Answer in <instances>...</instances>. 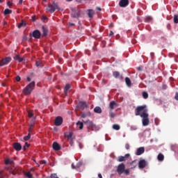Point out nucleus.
I'll use <instances>...</instances> for the list:
<instances>
[{"label":"nucleus","instance_id":"nucleus-1","mask_svg":"<svg viewBox=\"0 0 178 178\" xmlns=\"http://www.w3.org/2000/svg\"><path fill=\"white\" fill-rule=\"evenodd\" d=\"M136 116H140L142 118L143 126H148L149 124V118H148V109H147V106H138L135 109Z\"/></svg>","mask_w":178,"mask_h":178},{"label":"nucleus","instance_id":"nucleus-2","mask_svg":"<svg viewBox=\"0 0 178 178\" xmlns=\"http://www.w3.org/2000/svg\"><path fill=\"white\" fill-rule=\"evenodd\" d=\"M82 122L84 123V124H86L88 129L92 130V131H99V127L97 126L95 124H93L92 121L89 120L84 121V120H82Z\"/></svg>","mask_w":178,"mask_h":178},{"label":"nucleus","instance_id":"nucleus-3","mask_svg":"<svg viewBox=\"0 0 178 178\" xmlns=\"http://www.w3.org/2000/svg\"><path fill=\"white\" fill-rule=\"evenodd\" d=\"M34 87H35V81H32L28 84L23 90L24 95H30L33 92V90H34Z\"/></svg>","mask_w":178,"mask_h":178},{"label":"nucleus","instance_id":"nucleus-4","mask_svg":"<svg viewBox=\"0 0 178 178\" xmlns=\"http://www.w3.org/2000/svg\"><path fill=\"white\" fill-rule=\"evenodd\" d=\"M56 9L57 10H60L58 3L55 2V1H53L51 4H49L47 8V10H48L49 13H54Z\"/></svg>","mask_w":178,"mask_h":178},{"label":"nucleus","instance_id":"nucleus-5","mask_svg":"<svg viewBox=\"0 0 178 178\" xmlns=\"http://www.w3.org/2000/svg\"><path fill=\"white\" fill-rule=\"evenodd\" d=\"M72 13L71 14L72 17L74 18H79L80 17V10L79 9V7L72 8Z\"/></svg>","mask_w":178,"mask_h":178},{"label":"nucleus","instance_id":"nucleus-6","mask_svg":"<svg viewBox=\"0 0 178 178\" xmlns=\"http://www.w3.org/2000/svg\"><path fill=\"white\" fill-rule=\"evenodd\" d=\"M12 61L11 57H6L0 60V66H5L6 65H8L10 62Z\"/></svg>","mask_w":178,"mask_h":178},{"label":"nucleus","instance_id":"nucleus-7","mask_svg":"<svg viewBox=\"0 0 178 178\" xmlns=\"http://www.w3.org/2000/svg\"><path fill=\"white\" fill-rule=\"evenodd\" d=\"M125 168L126 166L124 163H120L117 168V172L118 173V175H122V173H124V172Z\"/></svg>","mask_w":178,"mask_h":178},{"label":"nucleus","instance_id":"nucleus-8","mask_svg":"<svg viewBox=\"0 0 178 178\" xmlns=\"http://www.w3.org/2000/svg\"><path fill=\"white\" fill-rule=\"evenodd\" d=\"M63 123V118H62V117L58 116L54 120L55 126H61Z\"/></svg>","mask_w":178,"mask_h":178},{"label":"nucleus","instance_id":"nucleus-9","mask_svg":"<svg viewBox=\"0 0 178 178\" xmlns=\"http://www.w3.org/2000/svg\"><path fill=\"white\" fill-rule=\"evenodd\" d=\"M147 165V161L145 159L140 160L138 162V168L139 169H144Z\"/></svg>","mask_w":178,"mask_h":178},{"label":"nucleus","instance_id":"nucleus-10","mask_svg":"<svg viewBox=\"0 0 178 178\" xmlns=\"http://www.w3.org/2000/svg\"><path fill=\"white\" fill-rule=\"evenodd\" d=\"M78 108L79 109H82V111H84V109L88 108V105H87V103H86V102H80L78 104Z\"/></svg>","mask_w":178,"mask_h":178},{"label":"nucleus","instance_id":"nucleus-11","mask_svg":"<svg viewBox=\"0 0 178 178\" xmlns=\"http://www.w3.org/2000/svg\"><path fill=\"white\" fill-rule=\"evenodd\" d=\"M113 76L115 79H120V80H123V74H120V72L115 71L113 72Z\"/></svg>","mask_w":178,"mask_h":178},{"label":"nucleus","instance_id":"nucleus-12","mask_svg":"<svg viewBox=\"0 0 178 178\" xmlns=\"http://www.w3.org/2000/svg\"><path fill=\"white\" fill-rule=\"evenodd\" d=\"M32 35L34 38H37L38 40L41 38V32L38 30L33 31Z\"/></svg>","mask_w":178,"mask_h":178},{"label":"nucleus","instance_id":"nucleus-13","mask_svg":"<svg viewBox=\"0 0 178 178\" xmlns=\"http://www.w3.org/2000/svg\"><path fill=\"white\" fill-rule=\"evenodd\" d=\"M130 156V154H127L124 156H121L118 157V162H124V161H127L129 159V157Z\"/></svg>","mask_w":178,"mask_h":178},{"label":"nucleus","instance_id":"nucleus-14","mask_svg":"<svg viewBox=\"0 0 178 178\" xmlns=\"http://www.w3.org/2000/svg\"><path fill=\"white\" fill-rule=\"evenodd\" d=\"M13 148L15 151H21L22 150V145L19 143H14L13 144Z\"/></svg>","mask_w":178,"mask_h":178},{"label":"nucleus","instance_id":"nucleus-15","mask_svg":"<svg viewBox=\"0 0 178 178\" xmlns=\"http://www.w3.org/2000/svg\"><path fill=\"white\" fill-rule=\"evenodd\" d=\"M119 5L120 8H126L129 5V0H120Z\"/></svg>","mask_w":178,"mask_h":178},{"label":"nucleus","instance_id":"nucleus-16","mask_svg":"<svg viewBox=\"0 0 178 178\" xmlns=\"http://www.w3.org/2000/svg\"><path fill=\"white\" fill-rule=\"evenodd\" d=\"M144 152H145V149L144 147H139L137 149L136 155H143V154H144Z\"/></svg>","mask_w":178,"mask_h":178},{"label":"nucleus","instance_id":"nucleus-17","mask_svg":"<svg viewBox=\"0 0 178 178\" xmlns=\"http://www.w3.org/2000/svg\"><path fill=\"white\" fill-rule=\"evenodd\" d=\"M94 15H95V11L92 9L88 10V16L90 19H92L94 17Z\"/></svg>","mask_w":178,"mask_h":178},{"label":"nucleus","instance_id":"nucleus-18","mask_svg":"<svg viewBox=\"0 0 178 178\" xmlns=\"http://www.w3.org/2000/svg\"><path fill=\"white\" fill-rule=\"evenodd\" d=\"M53 149H54V151H60V145H58V143L54 142L53 143Z\"/></svg>","mask_w":178,"mask_h":178},{"label":"nucleus","instance_id":"nucleus-19","mask_svg":"<svg viewBox=\"0 0 178 178\" xmlns=\"http://www.w3.org/2000/svg\"><path fill=\"white\" fill-rule=\"evenodd\" d=\"M115 106H118V103H116V102L115 101L111 102L109 104L110 109L111 110L115 109Z\"/></svg>","mask_w":178,"mask_h":178},{"label":"nucleus","instance_id":"nucleus-20","mask_svg":"<svg viewBox=\"0 0 178 178\" xmlns=\"http://www.w3.org/2000/svg\"><path fill=\"white\" fill-rule=\"evenodd\" d=\"M72 87V86H70V84L67 83L64 88V93L65 94V95H67V92L69 91V90H70V88Z\"/></svg>","mask_w":178,"mask_h":178},{"label":"nucleus","instance_id":"nucleus-21","mask_svg":"<svg viewBox=\"0 0 178 178\" xmlns=\"http://www.w3.org/2000/svg\"><path fill=\"white\" fill-rule=\"evenodd\" d=\"M4 161L6 165H13V160L9 158L5 159Z\"/></svg>","mask_w":178,"mask_h":178},{"label":"nucleus","instance_id":"nucleus-22","mask_svg":"<svg viewBox=\"0 0 178 178\" xmlns=\"http://www.w3.org/2000/svg\"><path fill=\"white\" fill-rule=\"evenodd\" d=\"M94 112L95 113H102V109L101 108V107L99 106H96L95 108H94Z\"/></svg>","mask_w":178,"mask_h":178},{"label":"nucleus","instance_id":"nucleus-23","mask_svg":"<svg viewBox=\"0 0 178 178\" xmlns=\"http://www.w3.org/2000/svg\"><path fill=\"white\" fill-rule=\"evenodd\" d=\"M76 126H78L79 130H83V128L84 127V124L80 121H78L76 122Z\"/></svg>","mask_w":178,"mask_h":178},{"label":"nucleus","instance_id":"nucleus-24","mask_svg":"<svg viewBox=\"0 0 178 178\" xmlns=\"http://www.w3.org/2000/svg\"><path fill=\"white\" fill-rule=\"evenodd\" d=\"M125 83L128 87H131V81L130 80V78L126 77Z\"/></svg>","mask_w":178,"mask_h":178},{"label":"nucleus","instance_id":"nucleus-25","mask_svg":"<svg viewBox=\"0 0 178 178\" xmlns=\"http://www.w3.org/2000/svg\"><path fill=\"white\" fill-rule=\"evenodd\" d=\"M157 159L158 161H159L160 162H162L163 161V159H165V156H163V154H162L161 153L159 154L158 156H157Z\"/></svg>","mask_w":178,"mask_h":178},{"label":"nucleus","instance_id":"nucleus-26","mask_svg":"<svg viewBox=\"0 0 178 178\" xmlns=\"http://www.w3.org/2000/svg\"><path fill=\"white\" fill-rule=\"evenodd\" d=\"M64 137L65 138H68V140L69 139H72V137H73V132H70V134H64Z\"/></svg>","mask_w":178,"mask_h":178},{"label":"nucleus","instance_id":"nucleus-27","mask_svg":"<svg viewBox=\"0 0 178 178\" xmlns=\"http://www.w3.org/2000/svg\"><path fill=\"white\" fill-rule=\"evenodd\" d=\"M87 116H91V113H82L81 115V118L82 119H84V118H87Z\"/></svg>","mask_w":178,"mask_h":178},{"label":"nucleus","instance_id":"nucleus-28","mask_svg":"<svg viewBox=\"0 0 178 178\" xmlns=\"http://www.w3.org/2000/svg\"><path fill=\"white\" fill-rule=\"evenodd\" d=\"M12 13V10H9L8 8L4 10L3 15L6 16V15H10Z\"/></svg>","mask_w":178,"mask_h":178},{"label":"nucleus","instance_id":"nucleus-29","mask_svg":"<svg viewBox=\"0 0 178 178\" xmlns=\"http://www.w3.org/2000/svg\"><path fill=\"white\" fill-rule=\"evenodd\" d=\"M172 149L175 151V152H178V145H172Z\"/></svg>","mask_w":178,"mask_h":178},{"label":"nucleus","instance_id":"nucleus-30","mask_svg":"<svg viewBox=\"0 0 178 178\" xmlns=\"http://www.w3.org/2000/svg\"><path fill=\"white\" fill-rule=\"evenodd\" d=\"M42 30H43L42 37H47V35L48 34V31L44 26H42Z\"/></svg>","mask_w":178,"mask_h":178},{"label":"nucleus","instance_id":"nucleus-31","mask_svg":"<svg viewBox=\"0 0 178 178\" xmlns=\"http://www.w3.org/2000/svg\"><path fill=\"white\" fill-rule=\"evenodd\" d=\"M30 138H31V135L29 132L28 135L24 137V141H29V140H30Z\"/></svg>","mask_w":178,"mask_h":178},{"label":"nucleus","instance_id":"nucleus-32","mask_svg":"<svg viewBox=\"0 0 178 178\" xmlns=\"http://www.w3.org/2000/svg\"><path fill=\"white\" fill-rule=\"evenodd\" d=\"M113 129L114 130H120V125L115 124L113 125Z\"/></svg>","mask_w":178,"mask_h":178},{"label":"nucleus","instance_id":"nucleus-33","mask_svg":"<svg viewBox=\"0 0 178 178\" xmlns=\"http://www.w3.org/2000/svg\"><path fill=\"white\" fill-rule=\"evenodd\" d=\"M30 147V144L29 143H25L24 145L23 146V151H26V148Z\"/></svg>","mask_w":178,"mask_h":178},{"label":"nucleus","instance_id":"nucleus-34","mask_svg":"<svg viewBox=\"0 0 178 178\" xmlns=\"http://www.w3.org/2000/svg\"><path fill=\"white\" fill-rule=\"evenodd\" d=\"M33 127H34V122L31 123L30 127L29 129V133H31L33 131Z\"/></svg>","mask_w":178,"mask_h":178},{"label":"nucleus","instance_id":"nucleus-35","mask_svg":"<svg viewBox=\"0 0 178 178\" xmlns=\"http://www.w3.org/2000/svg\"><path fill=\"white\" fill-rule=\"evenodd\" d=\"M21 27H26V23L22 22L18 24V29H21Z\"/></svg>","mask_w":178,"mask_h":178},{"label":"nucleus","instance_id":"nucleus-36","mask_svg":"<svg viewBox=\"0 0 178 178\" xmlns=\"http://www.w3.org/2000/svg\"><path fill=\"white\" fill-rule=\"evenodd\" d=\"M143 97L145 99H147V98H148V92H143Z\"/></svg>","mask_w":178,"mask_h":178},{"label":"nucleus","instance_id":"nucleus-37","mask_svg":"<svg viewBox=\"0 0 178 178\" xmlns=\"http://www.w3.org/2000/svg\"><path fill=\"white\" fill-rule=\"evenodd\" d=\"M174 23H175V24L178 23V15H174Z\"/></svg>","mask_w":178,"mask_h":178},{"label":"nucleus","instance_id":"nucleus-38","mask_svg":"<svg viewBox=\"0 0 178 178\" xmlns=\"http://www.w3.org/2000/svg\"><path fill=\"white\" fill-rule=\"evenodd\" d=\"M150 20H152V17H147L145 19V22H146V23H149V21Z\"/></svg>","mask_w":178,"mask_h":178},{"label":"nucleus","instance_id":"nucleus-39","mask_svg":"<svg viewBox=\"0 0 178 178\" xmlns=\"http://www.w3.org/2000/svg\"><path fill=\"white\" fill-rule=\"evenodd\" d=\"M28 116L29 118H33V116H34V114L31 111H28Z\"/></svg>","mask_w":178,"mask_h":178},{"label":"nucleus","instance_id":"nucleus-40","mask_svg":"<svg viewBox=\"0 0 178 178\" xmlns=\"http://www.w3.org/2000/svg\"><path fill=\"white\" fill-rule=\"evenodd\" d=\"M26 176L28 178H32V177H33V175H31V172H26Z\"/></svg>","mask_w":178,"mask_h":178},{"label":"nucleus","instance_id":"nucleus-41","mask_svg":"<svg viewBox=\"0 0 178 178\" xmlns=\"http://www.w3.org/2000/svg\"><path fill=\"white\" fill-rule=\"evenodd\" d=\"M124 175H127V176L130 173V170L129 169L124 170Z\"/></svg>","mask_w":178,"mask_h":178},{"label":"nucleus","instance_id":"nucleus-42","mask_svg":"<svg viewBox=\"0 0 178 178\" xmlns=\"http://www.w3.org/2000/svg\"><path fill=\"white\" fill-rule=\"evenodd\" d=\"M131 165H134V168H136V166H137V162L136 160L133 161L131 163Z\"/></svg>","mask_w":178,"mask_h":178},{"label":"nucleus","instance_id":"nucleus-43","mask_svg":"<svg viewBox=\"0 0 178 178\" xmlns=\"http://www.w3.org/2000/svg\"><path fill=\"white\" fill-rule=\"evenodd\" d=\"M81 165H83V163L81 162H79L76 165V168L79 169Z\"/></svg>","mask_w":178,"mask_h":178},{"label":"nucleus","instance_id":"nucleus-44","mask_svg":"<svg viewBox=\"0 0 178 178\" xmlns=\"http://www.w3.org/2000/svg\"><path fill=\"white\" fill-rule=\"evenodd\" d=\"M24 60V57H19L18 59V62L22 63Z\"/></svg>","mask_w":178,"mask_h":178},{"label":"nucleus","instance_id":"nucleus-45","mask_svg":"<svg viewBox=\"0 0 178 178\" xmlns=\"http://www.w3.org/2000/svg\"><path fill=\"white\" fill-rule=\"evenodd\" d=\"M20 58V56L19 55H16L15 57H14V59L15 60H19V58Z\"/></svg>","mask_w":178,"mask_h":178},{"label":"nucleus","instance_id":"nucleus-46","mask_svg":"<svg viewBox=\"0 0 178 178\" xmlns=\"http://www.w3.org/2000/svg\"><path fill=\"white\" fill-rule=\"evenodd\" d=\"M125 148H126V149H130V145H129V143H127L125 145Z\"/></svg>","mask_w":178,"mask_h":178},{"label":"nucleus","instance_id":"nucleus-47","mask_svg":"<svg viewBox=\"0 0 178 178\" xmlns=\"http://www.w3.org/2000/svg\"><path fill=\"white\" fill-rule=\"evenodd\" d=\"M35 65H36L37 67H38V66H40V65H41V62H40V61H36Z\"/></svg>","mask_w":178,"mask_h":178},{"label":"nucleus","instance_id":"nucleus-48","mask_svg":"<svg viewBox=\"0 0 178 178\" xmlns=\"http://www.w3.org/2000/svg\"><path fill=\"white\" fill-rule=\"evenodd\" d=\"M15 80H16V81H20V80H21L20 76H17L16 78H15Z\"/></svg>","mask_w":178,"mask_h":178},{"label":"nucleus","instance_id":"nucleus-49","mask_svg":"<svg viewBox=\"0 0 178 178\" xmlns=\"http://www.w3.org/2000/svg\"><path fill=\"white\" fill-rule=\"evenodd\" d=\"M73 144H74V142H73V139H70V145L73 147Z\"/></svg>","mask_w":178,"mask_h":178},{"label":"nucleus","instance_id":"nucleus-50","mask_svg":"<svg viewBox=\"0 0 178 178\" xmlns=\"http://www.w3.org/2000/svg\"><path fill=\"white\" fill-rule=\"evenodd\" d=\"M7 5H8V6H12V5H13V3H12L11 1H8L7 3Z\"/></svg>","mask_w":178,"mask_h":178},{"label":"nucleus","instance_id":"nucleus-51","mask_svg":"<svg viewBox=\"0 0 178 178\" xmlns=\"http://www.w3.org/2000/svg\"><path fill=\"white\" fill-rule=\"evenodd\" d=\"M42 20H43V22H45V20H48V17H43L42 18Z\"/></svg>","mask_w":178,"mask_h":178},{"label":"nucleus","instance_id":"nucleus-52","mask_svg":"<svg viewBox=\"0 0 178 178\" xmlns=\"http://www.w3.org/2000/svg\"><path fill=\"white\" fill-rule=\"evenodd\" d=\"M111 118H115V115L113 113H111L110 114Z\"/></svg>","mask_w":178,"mask_h":178},{"label":"nucleus","instance_id":"nucleus-53","mask_svg":"<svg viewBox=\"0 0 178 178\" xmlns=\"http://www.w3.org/2000/svg\"><path fill=\"white\" fill-rule=\"evenodd\" d=\"M72 169H77L76 166H74V164H72Z\"/></svg>","mask_w":178,"mask_h":178},{"label":"nucleus","instance_id":"nucleus-54","mask_svg":"<svg viewBox=\"0 0 178 178\" xmlns=\"http://www.w3.org/2000/svg\"><path fill=\"white\" fill-rule=\"evenodd\" d=\"M109 35H110V37L112 36V35H113V31H111Z\"/></svg>","mask_w":178,"mask_h":178},{"label":"nucleus","instance_id":"nucleus-55","mask_svg":"<svg viewBox=\"0 0 178 178\" xmlns=\"http://www.w3.org/2000/svg\"><path fill=\"white\" fill-rule=\"evenodd\" d=\"M19 5H22V3H23V0H19Z\"/></svg>","mask_w":178,"mask_h":178},{"label":"nucleus","instance_id":"nucleus-56","mask_svg":"<svg viewBox=\"0 0 178 178\" xmlns=\"http://www.w3.org/2000/svg\"><path fill=\"white\" fill-rule=\"evenodd\" d=\"M175 99H176L177 101H178V94H176V95H175Z\"/></svg>","mask_w":178,"mask_h":178},{"label":"nucleus","instance_id":"nucleus-57","mask_svg":"<svg viewBox=\"0 0 178 178\" xmlns=\"http://www.w3.org/2000/svg\"><path fill=\"white\" fill-rule=\"evenodd\" d=\"M69 26H76V24H74V23H70V24H69Z\"/></svg>","mask_w":178,"mask_h":178},{"label":"nucleus","instance_id":"nucleus-58","mask_svg":"<svg viewBox=\"0 0 178 178\" xmlns=\"http://www.w3.org/2000/svg\"><path fill=\"white\" fill-rule=\"evenodd\" d=\"M27 81H31V78H30V77H27Z\"/></svg>","mask_w":178,"mask_h":178},{"label":"nucleus","instance_id":"nucleus-59","mask_svg":"<svg viewBox=\"0 0 178 178\" xmlns=\"http://www.w3.org/2000/svg\"><path fill=\"white\" fill-rule=\"evenodd\" d=\"M79 148H80V149H82V148H83V146L81 145V143H79Z\"/></svg>","mask_w":178,"mask_h":178},{"label":"nucleus","instance_id":"nucleus-60","mask_svg":"<svg viewBox=\"0 0 178 178\" xmlns=\"http://www.w3.org/2000/svg\"><path fill=\"white\" fill-rule=\"evenodd\" d=\"M98 177H99V178H102V175H101V174H98Z\"/></svg>","mask_w":178,"mask_h":178},{"label":"nucleus","instance_id":"nucleus-61","mask_svg":"<svg viewBox=\"0 0 178 178\" xmlns=\"http://www.w3.org/2000/svg\"><path fill=\"white\" fill-rule=\"evenodd\" d=\"M42 163H44V165H45L47 163V161H42Z\"/></svg>","mask_w":178,"mask_h":178},{"label":"nucleus","instance_id":"nucleus-62","mask_svg":"<svg viewBox=\"0 0 178 178\" xmlns=\"http://www.w3.org/2000/svg\"><path fill=\"white\" fill-rule=\"evenodd\" d=\"M97 10H101V8L97 7Z\"/></svg>","mask_w":178,"mask_h":178},{"label":"nucleus","instance_id":"nucleus-63","mask_svg":"<svg viewBox=\"0 0 178 178\" xmlns=\"http://www.w3.org/2000/svg\"><path fill=\"white\" fill-rule=\"evenodd\" d=\"M5 0H0V3H2Z\"/></svg>","mask_w":178,"mask_h":178},{"label":"nucleus","instance_id":"nucleus-64","mask_svg":"<svg viewBox=\"0 0 178 178\" xmlns=\"http://www.w3.org/2000/svg\"><path fill=\"white\" fill-rule=\"evenodd\" d=\"M33 21L35 22V18L34 17H33Z\"/></svg>","mask_w":178,"mask_h":178}]
</instances>
